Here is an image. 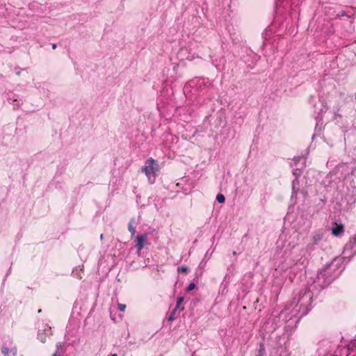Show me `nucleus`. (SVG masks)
Returning <instances> with one entry per match:
<instances>
[{"instance_id":"nucleus-1","label":"nucleus","mask_w":356,"mask_h":356,"mask_svg":"<svg viewBox=\"0 0 356 356\" xmlns=\"http://www.w3.org/2000/svg\"><path fill=\"white\" fill-rule=\"evenodd\" d=\"M341 259H334L330 265L318 273L316 280L314 281V286L312 285L309 288H304L294 296L293 300L287 308V309H291L292 316L300 318L308 313L309 309V306L313 298L312 288L318 285L323 289L330 284L335 277L339 275L342 271V270H341L334 275H330V271L333 268L337 267L341 264Z\"/></svg>"},{"instance_id":"nucleus-2","label":"nucleus","mask_w":356,"mask_h":356,"mask_svg":"<svg viewBox=\"0 0 356 356\" xmlns=\"http://www.w3.org/2000/svg\"><path fill=\"white\" fill-rule=\"evenodd\" d=\"M210 85L208 79L197 77L186 83L184 88V92L185 94L190 92L193 94V92L202 91L203 88H207Z\"/></svg>"},{"instance_id":"nucleus-3","label":"nucleus","mask_w":356,"mask_h":356,"mask_svg":"<svg viewBox=\"0 0 356 356\" xmlns=\"http://www.w3.org/2000/svg\"><path fill=\"white\" fill-rule=\"evenodd\" d=\"M141 171L145 174L148 181L153 184L159 171V163L152 158L148 159L143 166Z\"/></svg>"},{"instance_id":"nucleus-4","label":"nucleus","mask_w":356,"mask_h":356,"mask_svg":"<svg viewBox=\"0 0 356 356\" xmlns=\"http://www.w3.org/2000/svg\"><path fill=\"white\" fill-rule=\"evenodd\" d=\"M343 258H351L356 254V235L345 245Z\"/></svg>"},{"instance_id":"nucleus-5","label":"nucleus","mask_w":356,"mask_h":356,"mask_svg":"<svg viewBox=\"0 0 356 356\" xmlns=\"http://www.w3.org/2000/svg\"><path fill=\"white\" fill-rule=\"evenodd\" d=\"M344 201L348 205H353L356 202V188H348L347 193L343 197Z\"/></svg>"},{"instance_id":"nucleus-6","label":"nucleus","mask_w":356,"mask_h":356,"mask_svg":"<svg viewBox=\"0 0 356 356\" xmlns=\"http://www.w3.org/2000/svg\"><path fill=\"white\" fill-rule=\"evenodd\" d=\"M147 235L146 234L137 236L135 242L138 254H140L141 250L143 249L146 245H147Z\"/></svg>"},{"instance_id":"nucleus-7","label":"nucleus","mask_w":356,"mask_h":356,"mask_svg":"<svg viewBox=\"0 0 356 356\" xmlns=\"http://www.w3.org/2000/svg\"><path fill=\"white\" fill-rule=\"evenodd\" d=\"M344 232V227L341 224L335 223L332 228V234L335 236H341Z\"/></svg>"},{"instance_id":"nucleus-8","label":"nucleus","mask_w":356,"mask_h":356,"mask_svg":"<svg viewBox=\"0 0 356 356\" xmlns=\"http://www.w3.org/2000/svg\"><path fill=\"white\" fill-rule=\"evenodd\" d=\"M1 353L4 356H16L17 348L16 347L8 348V347L3 346L1 348Z\"/></svg>"},{"instance_id":"nucleus-9","label":"nucleus","mask_w":356,"mask_h":356,"mask_svg":"<svg viewBox=\"0 0 356 356\" xmlns=\"http://www.w3.org/2000/svg\"><path fill=\"white\" fill-rule=\"evenodd\" d=\"M323 237V232L321 230L315 232L312 235V243L313 245H317Z\"/></svg>"},{"instance_id":"nucleus-10","label":"nucleus","mask_w":356,"mask_h":356,"mask_svg":"<svg viewBox=\"0 0 356 356\" xmlns=\"http://www.w3.org/2000/svg\"><path fill=\"white\" fill-rule=\"evenodd\" d=\"M8 100L10 104H13L14 106V108H18L19 104H15L14 102H17V97L16 95L13 92L8 93Z\"/></svg>"},{"instance_id":"nucleus-11","label":"nucleus","mask_w":356,"mask_h":356,"mask_svg":"<svg viewBox=\"0 0 356 356\" xmlns=\"http://www.w3.org/2000/svg\"><path fill=\"white\" fill-rule=\"evenodd\" d=\"M136 223L135 219L131 218L128 225V229L131 232V236H134L135 234V229L134 227V224Z\"/></svg>"},{"instance_id":"nucleus-12","label":"nucleus","mask_w":356,"mask_h":356,"mask_svg":"<svg viewBox=\"0 0 356 356\" xmlns=\"http://www.w3.org/2000/svg\"><path fill=\"white\" fill-rule=\"evenodd\" d=\"M63 353V348L62 347V345L59 344L56 346V351L54 354L52 355V356H61Z\"/></svg>"},{"instance_id":"nucleus-13","label":"nucleus","mask_w":356,"mask_h":356,"mask_svg":"<svg viewBox=\"0 0 356 356\" xmlns=\"http://www.w3.org/2000/svg\"><path fill=\"white\" fill-rule=\"evenodd\" d=\"M183 302H184V297H182V296L178 297L177 299L176 306H175V309H176V310L179 309L180 306H181V305L182 304Z\"/></svg>"},{"instance_id":"nucleus-14","label":"nucleus","mask_w":356,"mask_h":356,"mask_svg":"<svg viewBox=\"0 0 356 356\" xmlns=\"http://www.w3.org/2000/svg\"><path fill=\"white\" fill-rule=\"evenodd\" d=\"M176 309H174L173 311L171 312V314L168 317V321H172L175 319V314H176Z\"/></svg>"},{"instance_id":"nucleus-15","label":"nucleus","mask_w":356,"mask_h":356,"mask_svg":"<svg viewBox=\"0 0 356 356\" xmlns=\"http://www.w3.org/2000/svg\"><path fill=\"white\" fill-rule=\"evenodd\" d=\"M216 200L219 203H224L225 201V197L222 194H218L216 197Z\"/></svg>"},{"instance_id":"nucleus-16","label":"nucleus","mask_w":356,"mask_h":356,"mask_svg":"<svg viewBox=\"0 0 356 356\" xmlns=\"http://www.w3.org/2000/svg\"><path fill=\"white\" fill-rule=\"evenodd\" d=\"M178 271L183 273H187L188 271V267L183 266L178 268Z\"/></svg>"},{"instance_id":"nucleus-17","label":"nucleus","mask_w":356,"mask_h":356,"mask_svg":"<svg viewBox=\"0 0 356 356\" xmlns=\"http://www.w3.org/2000/svg\"><path fill=\"white\" fill-rule=\"evenodd\" d=\"M44 332L45 333L46 335H51V327H48L47 325V328L44 329Z\"/></svg>"},{"instance_id":"nucleus-18","label":"nucleus","mask_w":356,"mask_h":356,"mask_svg":"<svg viewBox=\"0 0 356 356\" xmlns=\"http://www.w3.org/2000/svg\"><path fill=\"white\" fill-rule=\"evenodd\" d=\"M195 288V284L194 283H191L188 286L186 290H187V291H191L193 290Z\"/></svg>"},{"instance_id":"nucleus-19","label":"nucleus","mask_w":356,"mask_h":356,"mask_svg":"<svg viewBox=\"0 0 356 356\" xmlns=\"http://www.w3.org/2000/svg\"><path fill=\"white\" fill-rule=\"evenodd\" d=\"M118 307L120 311L124 312L126 309V305L123 304H118Z\"/></svg>"},{"instance_id":"nucleus-20","label":"nucleus","mask_w":356,"mask_h":356,"mask_svg":"<svg viewBox=\"0 0 356 356\" xmlns=\"http://www.w3.org/2000/svg\"><path fill=\"white\" fill-rule=\"evenodd\" d=\"M38 337L41 342L44 343L46 341V338L43 336L42 333H39Z\"/></svg>"},{"instance_id":"nucleus-21","label":"nucleus","mask_w":356,"mask_h":356,"mask_svg":"<svg viewBox=\"0 0 356 356\" xmlns=\"http://www.w3.org/2000/svg\"><path fill=\"white\" fill-rule=\"evenodd\" d=\"M345 15H346V14H345V12H344V11H341V12L340 13V14H339V15H340V16H344Z\"/></svg>"},{"instance_id":"nucleus-22","label":"nucleus","mask_w":356,"mask_h":356,"mask_svg":"<svg viewBox=\"0 0 356 356\" xmlns=\"http://www.w3.org/2000/svg\"><path fill=\"white\" fill-rule=\"evenodd\" d=\"M20 74H21V70H17V71L16 72V74H17V76H19V75H20Z\"/></svg>"},{"instance_id":"nucleus-23","label":"nucleus","mask_w":356,"mask_h":356,"mask_svg":"<svg viewBox=\"0 0 356 356\" xmlns=\"http://www.w3.org/2000/svg\"><path fill=\"white\" fill-rule=\"evenodd\" d=\"M56 47H57V46H56V44H52V49H55L56 48Z\"/></svg>"},{"instance_id":"nucleus-24","label":"nucleus","mask_w":356,"mask_h":356,"mask_svg":"<svg viewBox=\"0 0 356 356\" xmlns=\"http://www.w3.org/2000/svg\"><path fill=\"white\" fill-rule=\"evenodd\" d=\"M301 261V258L299 259L298 260H297V261L294 264V265L297 264L298 262H300Z\"/></svg>"},{"instance_id":"nucleus-25","label":"nucleus","mask_w":356,"mask_h":356,"mask_svg":"<svg viewBox=\"0 0 356 356\" xmlns=\"http://www.w3.org/2000/svg\"><path fill=\"white\" fill-rule=\"evenodd\" d=\"M232 254H233V255H234V256H235V255H236V251H234V252H232Z\"/></svg>"},{"instance_id":"nucleus-26","label":"nucleus","mask_w":356,"mask_h":356,"mask_svg":"<svg viewBox=\"0 0 356 356\" xmlns=\"http://www.w3.org/2000/svg\"><path fill=\"white\" fill-rule=\"evenodd\" d=\"M111 356H118L117 354L114 353V354H112Z\"/></svg>"},{"instance_id":"nucleus-27","label":"nucleus","mask_w":356,"mask_h":356,"mask_svg":"<svg viewBox=\"0 0 356 356\" xmlns=\"http://www.w3.org/2000/svg\"><path fill=\"white\" fill-rule=\"evenodd\" d=\"M100 238H101V239L103 238V234H101Z\"/></svg>"},{"instance_id":"nucleus-28","label":"nucleus","mask_w":356,"mask_h":356,"mask_svg":"<svg viewBox=\"0 0 356 356\" xmlns=\"http://www.w3.org/2000/svg\"><path fill=\"white\" fill-rule=\"evenodd\" d=\"M295 2H292V4H291V6H293V4H294Z\"/></svg>"},{"instance_id":"nucleus-29","label":"nucleus","mask_w":356,"mask_h":356,"mask_svg":"<svg viewBox=\"0 0 356 356\" xmlns=\"http://www.w3.org/2000/svg\"><path fill=\"white\" fill-rule=\"evenodd\" d=\"M295 2H292V4H291V6H293V4H294Z\"/></svg>"},{"instance_id":"nucleus-30","label":"nucleus","mask_w":356,"mask_h":356,"mask_svg":"<svg viewBox=\"0 0 356 356\" xmlns=\"http://www.w3.org/2000/svg\"><path fill=\"white\" fill-rule=\"evenodd\" d=\"M280 0H277V1H279ZM277 6H278V2H277Z\"/></svg>"},{"instance_id":"nucleus-31","label":"nucleus","mask_w":356,"mask_h":356,"mask_svg":"<svg viewBox=\"0 0 356 356\" xmlns=\"http://www.w3.org/2000/svg\"><path fill=\"white\" fill-rule=\"evenodd\" d=\"M161 356H162V355H161Z\"/></svg>"}]
</instances>
